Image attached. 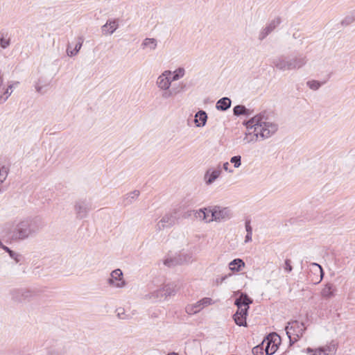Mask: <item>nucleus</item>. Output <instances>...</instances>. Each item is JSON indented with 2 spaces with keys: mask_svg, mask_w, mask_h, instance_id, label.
Returning a JSON list of instances; mask_svg holds the SVG:
<instances>
[{
  "mask_svg": "<svg viewBox=\"0 0 355 355\" xmlns=\"http://www.w3.org/2000/svg\"><path fill=\"white\" fill-rule=\"evenodd\" d=\"M252 233H249V234L247 233V234L245 237V241H244V242L245 243H249L252 241Z\"/></svg>",
  "mask_w": 355,
  "mask_h": 355,
  "instance_id": "50",
  "label": "nucleus"
},
{
  "mask_svg": "<svg viewBox=\"0 0 355 355\" xmlns=\"http://www.w3.org/2000/svg\"><path fill=\"white\" fill-rule=\"evenodd\" d=\"M140 192L139 190H135L128 193L123 196V203L124 206H128L132 204L139 196Z\"/></svg>",
  "mask_w": 355,
  "mask_h": 355,
  "instance_id": "22",
  "label": "nucleus"
},
{
  "mask_svg": "<svg viewBox=\"0 0 355 355\" xmlns=\"http://www.w3.org/2000/svg\"><path fill=\"white\" fill-rule=\"evenodd\" d=\"M93 209L92 203L87 198H79L73 203V210L78 219H83L88 216L89 213Z\"/></svg>",
  "mask_w": 355,
  "mask_h": 355,
  "instance_id": "7",
  "label": "nucleus"
},
{
  "mask_svg": "<svg viewBox=\"0 0 355 355\" xmlns=\"http://www.w3.org/2000/svg\"><path fill=\"white\" fill-rule=\"evenodd\" d=\"M182 263V260H178L176 258H168L166 259H165L164 263V265L168 266V267H171V266H175L178 263Z\"/></svg>",
  "mask_w": 355,
  "mask_h": 355,
  "instance_id": "37",
  "label": "nucleus"
},
{
  "mask_svg": "<svg viewBox=\"0 0 355 355\" xmlns=\"http://www.w3.org/2000/svg\"><path fill=\"white\" fill-rule=\"evenodd\" d=\"M173 73V76L171 78L172 82L178 80L179 79L182 78L185 74V69L182 67H179L175 70Z\"/></svg>",
  "mask_w": 355,
  "mask_h": 355,
  "instance_id": "32",
  "label": "nucleus"
},
{
  "mask_svg": "<svg viewBox=\"0 0 355 355\" xmlns=\"http://www.w3.org/2000/svg\"><path fill=\"white\" fill-rule=\"evenodd\" d=\"M207 120V113L203 110L198 111L195 115L194 122L197 127H203L205 125Z\"/></svg>",
  "mask_w": 355,
  "mask_h": 355,
  "instance_id": "23",
  "label": "nucleus"
},
{
  "mask_svg": "<svg viewBox=\"0 0 355 355\" xmlns=\"http://www.w3.org/2000/svg\"><path fill=\"white\" fill-rule=\"evenodd\" d=\"M248 132L243 138L245 144L254 143L259 138L262 140L273 135L278 129V125L268 121L263 114H257L245 123Z\"/></svg>",
  "mask_w": 355,
  "mask_h": 355,
  "instance_id": "1",
  "label": "nucleus"
},
{
  "mask_svg": "<svg viewBox=\"0 0 355 355\" xmlns=\"http://www.w3.org/2000/svg\"><path fill=\"white\" fill-rule=\"evenodd\" d=\"M164 299L168 297L174 296L177 293V285L175 283H168L164 285L162 287Z\"/></svg>",
  "mask_w": 355,
  "mask_h": 355,
  "instance_id": "21",
  "label": "nucleus"
},
{
  "mask_svg": "<svg viewBox=\"0 0 355 355\" xmlns=\"http://www.w3.org/2000/svg\"><path fill=\"white\" fill-rule=\"evenodd\" d=\"M354 21V18L353 17H347L343 20L342 24L343 25H348L350 23L353 22Z\"/></svg>",
  "mask_w": 355,
  "mask_h": 355,
  "instance_id": "46",
  "label": "nucleus"
},
{
  "mask_svg": "<svg viewBox=\"0 0 355 355\" xmlns=\"http://www.w3.org/2000/svg\"><path fill=\"white\" fill-rule=\"evenodd\" d=\"M8 169L4 166H0V193L3 191V183L6 180Z\"/></svg>",
  "mask_w": 355,
  "mask_h": 355,
  "instance_id": "30",
  "label": "nucleus"
},
{
  "mask_svg": "<svg viewBox=\"0 0 355 355\" xmlns=\"http://www.w3.org/2000/svg\"><path fill=\"white\" fill-rule=\"evenodd\" d=\"M262 349H263V347H260L259 346H257L252 349V352L254 354H256V355H258L259 353L261 354L260 355H265L266 353L263 352H261Z\"/></svg>",
  "mask_w": 355,
  "mask_h": 355,
  "instance_id": "44",
  "label": "nucleus"
},
{
  "mask_svg": "<svg viewBox=\"0 0 355 355\" xmlns=\"http://www.w3.org/2000/svg\"><path fill=\"white\" fill-rule=\"evenodd\" d=\"M227 277V276L225 275V276L222 277L220 279H216V283L218 284H222L226 279Z\"/></svg>",
  "mask_w": 355,
  "mask_h": 355,
  "instance_id": "51",
  "label": "nucleus"
},
{
  "mask_svg": "<svg viewBox=\"0 0 355 355\" xmlns=\"http://www.w3.org/2000/svg\"><path fill=\"white\" fill-rule=\"evenodd\" d=\"M209 213L211 214L210 220L217 223L228 220L233 216L232 211L229 207L218 205L209 207Z\"/></svg>",
  "mask_w": 355,
  "mask_h": 355,
  "instance_id": "6",
  "label": "nucleus"
},
{
  "mask_svg": "<svg viewBox=\"0 0 355 355\" xmlns=\"http://www.w3.org/2000/svg\"><path fill=\"white\" fill-rule=\"evenodd\" d=\"M312 266H313V267L315 268V272L320 273L319 277H318L315 279V282L316 283H319V282H321V280L322 279V277H323V270H322V267L319 264H318L316 263H312Z\"/></svg>",
  "mask_w": 355,
  "mask_h": 355,
  "instance_id": "36",
  "label": "nucleus"
},
{
  "mask_svg": "<svg viewBox=\"0 0 355 355\" xmlns=\"http://www.w3.org/2000/svg\"><path fill=\"white\" fill-rule=\"evenodd\" d=\"M10 44V38L6 32H0V46L2 49L8 48Z\"/></svg>",
  "mask_w": 355,
  "mask_h": 355,
  "instance_id": "29",
  "label": "nucleus"
},
{
  "mask_svg": "<svg viewBox=\"0 0 355 355\" xmlns=\"http://www.w3.org/2000/svg\"><path fill=\"white\" fill-rule=\"evenodd\" d=\"M3 249L7 252L9 254H10L11 252H12V250H11L9 248H8L7 246L4 245L3 246Z\"/></svg>",
  "mask_w": 355,
  "mask_h": 355,
  "instance_id": "52",
  "label": "nucleus"
},
{
  "mask_svg": "<svg viewBox=\"0 0 355 355\" xmlns=\"http://www.w3.org/2000/svg\"><path fill=\"white\" fill-rule=\"evenodd\" d=\"M246 317L242 315L237 316L233 315L235 323L240 327H247Z\"/></svg>",
  "mask_w": 355,
  "mask_h": 355,
  "instance_id": "34",
  "label": "nucleus"
},
{
  "mask_svg": "<svg viewBox=\"0 0 355 355\" xmlns=\"http://www.w3.org/2000/svg\"><path fill=\"white\" fill-rule=\"evenodd\" d=\"M252 303V299H250L245 293H241L234 302V304L237 306L238 309L234 315L237 316L239 315H242L243 316H247L249 305Z\"/></svg>",
  "mask_w": 355,
  "mask_h": 355,
  "instance_id": "8",
  "label": "nucleus"
},
{
  "mask_svg": "<svg viewBox=\"0 0 355 355\" xmlns=\"http://www.w3.org/2000/svg\"><path fill=\"white\" fill-rule=\"evenodd\" d=\"M336 351L335 345L331 344L315 349L313 355H334Z\"/></svg>",
  "mask_w": 355,
  "mask_h": 355,
  "instance_id": "19",
  "label": "nucleus"
},
{
  "mask_svg": "<svg viewBox=\"0 0 355 355\" xmlns=\"http://www.w3.org/2000/svg\"><path fill=\"white\" fill-rule=\"evenodd\" d=\"M281 23L280 18L277 17L268 23L259 33V40L262 41L270 34Z\"/></svg>",
  "mask_w": 355,
  "mask_h": 355,
  "instance_id": "13",
  "label": "nucleus"
},
{
  "mask_svg": "<svg viewBox=\"0 0 355 355\" xmlns=\"http://www.w3.org/2000/svg\"><path fill=\"white\" fill-rule=\"evenodd\" d=\"M110 286L116 288H123L125 282L123 279V272L120 269L113 270L110 274V277L107 279Z\"/></svg>",
  "mask_w": 355,
  "mask_h": 355,
  "instance_id": "10",
  "label": "nucleus"
},
{
  "mask_svg": "<svg viewBox=\"0 0 355 355\" xmlns=\"http://www.w3.org/2000/svg\"><path fill=\"white\" fill-rule=\"evenodd\" d=\"M163 289L162 288H157L153 291L149 292L148 293L146 294L144 297V298L146 300H149L152 302H161L164 299V295H163Z\"/></svg>",
  "mask_w": 355,
  "mask_h": 355,
  "instance_id": "15",
  "label": "nucleus"
},
{
  "mask_svg": "<svg viewBox=\"0 0 355 355\" xmlns=\"http://www.w3.org/2000/svg\"><path fill=\"white\" fill-rule=\"evenodd\" d=\"M306 62V56L303 54H299L293 57L282 55L275 58L272 61V64L277 69L285 71L300 69L303 67Z\"/></svg>",
  "mask_w": 355,
  "mask_h": 355,
  "instance_id": "3",
  "label": "nucleus"
},
{
  "mask_svg": "<svg viewBox=\"0 0 355 355\" xmlns=\"http://www.w3.org/2000/svg\"><path fill=\"white\" fill-rule=\"evenodd\" d=\"M119 23L117 19H108L102 28V33L104 35H112L118 28Z\"/></svg>",
  "mask_w": 355,
  "mask_h": 355,
  "instance_id": "16",
  "label": "nucleus"
},
{
  "mask_svg": "<svg viewBox=\"0 0 355 355\" xmlns=\"http://www.w3.org/2000/svg\"><path fill=\"white\" fill-rule=\"evenodd\" d=\"M229 163L228 162H225L223 165V169L225 171H227L229 173H232L233 172V170H231V169H229Z\"/></svg>",
  "mask_w": 355,
  "mask_h": 355,
  "instance_id": "49",
  "label": "nucleus"
},
{
  "mask_svg": "<svg viewBox=\"0 0 355 355\" xmlns=\"http://www.w3.org/2000/svg\"><path fill=\"white\" fill-rule=\"evenodd\" d=\"M284 269L287 272H291L293 270V266L291 265V261L290 259H286L284 262Z\"/></svg>",
  "mask_w": 355,
  "mask_h": 355,
  "instance_id": "42",
  "label": "nucleus"
},
{
  "mask_svg": "<svg viewBox=\"0 0 355 355\" xmlns=\"http://www.w3.org/2000/svg\"><path fill=\"white\" fill-rule=\"evenodd\" d=\"M245 227L248 234L252 233V227L250 225V220H245Z\"/></svg>",
  "mask_w": 355,
  "mask_h": 355,
  "instance_id": "45",
  "label": "nucleus"
},
{
  "mask_svg": "<svg viewBox=\"0 0 355 355\" xmlns=\"http://www.w3.org/2000/svg\"><path fill=\"white\" fill-rule=\"evenodd\" d=\"M335 286L332 284H327L321 291L323 298L329 299L334 296Z\"/></svg>",
  "mask_w": 355,
  "mask_h": 355,
  "instance_id": "24",
  "label": "nucleus"
},
{
  "mask_svg": "<svg viewBox=\"0 0 355 355\" xmlns=\"http://www.w3.org/2000/svg\"><path fill=\"white\" fill-rule=\"evenodd\" d=\"M9 255L15 261L16 263H19L21 261V254L16 253L14 251L11 252Z\"/></svg>",
  "mask_w": 355,
  "mask_h": 355,
  "instance_id": "43",
  "label": "nucleus"
},
{
  "mask_svg": "<svg viewBox=\"0 0 355 355\" xmlns=\"http://www.w3.org/2000/svg\"><path fill=\"white\" fill-rule=\"evenodd\" d=\"M229 266L230 270L233 272H239L242 268L245 267V263L241 259H235L230 263Z\"/></svg>",
  "mask_w": 355,
  "mask_h": 355,
  "instance_id": "26",
  "label": "nucleus"
},
{
  "mask_svg": "<svg viewBox=\"0 0 355 355\" xmlns=\"http://www.w3.org/2000/svg\"><path fill=\"white\" fill-rule=\"evenodd\" d=\"M156 317H157V315L155 314L151 315V318H156Z\"/></svg>",
  "mask_w": 355,
  "mask_h": 355,
  "instance_id": "56",
  "label": "nucleus"
},
{
  "mask_svg": "<svg viewBox=\"0 0 355 355\" xmlns=\"http://www.w3.org/2000/svg\"><path fill=\"white\" fill-rule=\"evenodd\" d=\"M3 246H4V245H3L2 242L0 241V248H3Z\"/></svg>",
  "mask_w": 355,
  "mask_h": 355,
  "instance_id": "55",
  "label": "nucleus"
},
{
  "mask_svg": "<svg viewBox=\"0 0 355 355\" xmlns=\"http://www.w3.org/2000/svg\"><path fill=\"white\" fill-rule=\"evenodd\" d=\"M35 87L37 92L40 93V94L45 93V92L43 90V87L41 86L38 83H36Z\"/></svg>",
  "mask_w": 355,
  "mask_h": 355,
  "instance_id": "47",
  "label": "nucleus"
},
{
  "mask_svg": "<svg viewBox=\"0 0 355 355\" xmlns=\"http://www.w3.org/2000/svg\"><path fill=\"white\" fill-rule=\"evenodd\" d=\"M179 87H180V89H178V88H172L171 89L170 88L167 89H162L163 92L162 93V97L164 99H168L169 98L175 96L181 91L185 89L186 85L183 83H180L179 84Z\"/></svg>",
  "mask_w": 355,
  "mask_h": 355,
  "instance_id": "18",
  "label": "nucleus"
},
{
  "mask_svg": "<svg viewBox=\"0 0 355 355\" xmlns=\"http://www.w3.org/2000/svg\"><path fill=\"white\" fill-rule=\"evenodd\" d=\"M78 42L76 44L75 48H73V50H70L69 49V46H68V48L67 49V54L68 56H69V57L74 56L80 50V49H81V47L83 46V37H79L78 38Z\"/></svg>",
  "mask_w": 355,
  "mask_h": 355,
  "instance_id": "28",
  "label": "nucleus"
},
{
  "mask_svg": "<svg viewBox=\"0 0 355 355\" xmlns=\"http://www.w3.org/2000/svg\"><path fill=\"white\" fill-rule=\"evenodd\" d=\"M214 303L210 297H204L195 304H189L186 306L185 311L189 315L196 314L200 312L204 307Z\"/></svg>",
  "mask_w": 355,
  "mask_h": 355,
  "instance_id": "9",
  "label": "nucleus"
},
{
  "mask_svg": "<svg viewBox=\"0 0 355 355\" xmlns=\"http://www.w3.org/2000/svg\"><path fill=\"white\" fill-rule=\"evenodd\" d=\"M19 289H15V290L12 291V292H11L12 298V300H14L16 302H22L23 297L21 296V294L17 293V291H19Z\"/></svg>",
  "mask_w": 355,
  "mask_h": 355,
  "instance_id": "40",
  "label": "nucleus"
},
{
  "mask_svg": "<svg viewBox=\"0 0 355 355\" xmlns=\"http://www.w3.org/2000/svg\"><path fill=\"white\" fill-rule=\"evenodd\" d=\"M233 113L235 116H250L252 114V111H250L249 109H247L244 105H239L234 107Z\"/></svg>",
  "mask_w": 355,
  "mask_h": 355,
  "instance_id": "27",
  "label": "nucleus"
},
{
  "mask_svg": "<svg viewBox=\"0 0 355 355\" xmlns=\"http://www.w3.org/2000/svg\"><path fill=\"white\" fill-rule=\"evenodd\" d=\"M326 82H319L318 80H309L306 83L307 86L312 90L316 91L318 90L322 85H324Z\"/></svg>",
  "mask_w": 355,
  "mask_h": 355,
  "instance_id": "33",
  "label": "nucleus"
},
{
  "mask_svg": "<svg viewBox=\"0 0 355 355\" xmlns=\"http://www.w3.org/2000/svg\"><path fill=\"white\" fill-rule=\"evenodd\" d=\"M209 212L207 210H205V218H202V220L205 223H211L213 220H210L211 217L209 216Z\"/></svg>",
  "mask_w": 355,
  "mask_h": 355,
  "instance_id": "48",
  "label": "nucleus"
},
{
  "mask_svg": "<svg viewBox=\"0 0 355 355\" xmlns=\"http://www.w3.org/2000/svg\"><path fill=\"white\" fill-rule=\"evenodd\" d=\"M6 229L11 234L12 239L24 240L37 232L40 227L35 220H24L16 224H8Z\"/></svg>",
  "mask_w": 355,
  "mask_h": 355,
  "instance_id": "2",
  "label": "nucleus"
},
{
  "mask_svg": "<svg viewBox=\"0 0 355 355\" xmlns=\"http://www.w3.org/2000/svg\"><path fill=\"white\" fill-rule=\"evenodd\" d=\"M306 351H307L308 353H311V352H313V354L315 353V349H311L310 347H308L306 349Z\"/></svg>",
  "mask_w": 355,
  "mask_h": 355,
  "instance_id": "53",
  "label": "nucleus"
},
{
  "mask_svg": "<svg viewBox=\"0 0 355 355\" xmlns=\"http://www.w3.org/2000/svg\"><path fill=\"white\" fill-rule=\"evenodd\" d=\"M117 317L121 320H128L130 317L125 313V311L122 308H119L116 309Z\"/></svg>",
  "mask_w": 355,
  "mask_h": 355,
  "instance_id": "41",
  "label": "nucleus"
},
{
  "mask_svg": "<svg viewBox=\"0 0 355 355\" xmlns=\"http://www.w3.org/2000/svg\"><path fill=\"white\" fill-rule=\"evenodd\" d=\"M222 169L220 165H218L216 168H210L207 170L204 175V180L207 185L214 183L220 175Z\"/></svg>",
  "mask_w": 355,
  "mask_h": 355,
  "instance_id": "12",
  "label": "nucleus"
},
{
  "mask_svg": "<svg viewBox=\"0 0 355 355\" xmlns=\"http://www.w3.org/2000/svg\"><path fill=\"white\" fill-rule=\"evenodd\" d=\"M171 74V71L166 70L157 77L156 85L160 90L170 88L172 83L171 78H170Z\"/></svg>",
  "mask_w": 355,
  "mask_h": 355,
  "instance_id": "11",
  "label": "nucleus"
},
{
  "mask_svg": "<svg viewBox=\"0 0 355 355\" xmlns=\"http://www.w3.org/2000/svg\"><path fill=\"white\" fill-rule=\"evenodd\" d=\"M230 162L234 164L235 168H239L241 165V157L236 155L230 159Z\"/></svg>",
  "mask_w": 355,
  "mask_h": 355,
  "instance_id": "38",
  "label": "nucleus"
},
{
  "mask_svg": "<svg viewBox=\"0 0 355 355\" xmlns=\"http://www.w3.org/2000/svg\"><path fill=\"white\" fill-rule=\"evenodd\" d=\"M275 340H272L273 336H270L271 338H268L267 340H264L261 345L265 347L266 354H273L277 349V345L275 343L276 340H280L279 337L277 338V335L275 336Z\"/></svg>",
  "mask_w": 355,
  "mask_h": 355,
  "instance_id": "14",
  "label": "nucleus"
},
{
  "mask_svg": "<svg viewBox=\"0 0 355 355\" xmlns=\"http://www.w3.org/2000/svg\"><path fill=\"white\" fill-rule=\"evenodd\" d=\"M205 210L209 211V207L196 210L194 213L195 217L202 220V218H205Z\"/></svg>",
  "mask_w": 355,
  "mask_h": 355,
  "instance_id": "39",
  "label": "nucleus"
},
{
  "mask_svg": "<svg viewBox=\"0 0 355 355\" xmlns=\"http://www.w3.org/2000/svg\"><path fill=\"white\" fill-rule=\"evenodd\" d=\"M231 106V100L227 97H223L218 101L216 107L218 110L225 111Z\"/></svg>",
  "mask_w": 355,
  "mask_h": 355,
  "instance_id": "25",
  "label": "nucleus"
},
{
  "mask_svg": "<svg viewBox=\"0 0 355 355\" xmlns=\"http://www.w3.org/2000/svg\"><path fill=\"white\" fill-rule=\"evenodd\" d=\"M286 335L289 338L290 345H293L296 343L301 337H302L306 327L304 322H300L297 320H293L288 322V324L285 327Z\"/></svg>",
  "mask_w": 355,
  "mask_h": 355,
  "instance_id": "5",
  "label": "nucleus"
},
{
  "mask_svg": "<svg viewBox=\"0 0 355 355\" xmlns=\"http://www.w3.org/2000/svg\"><path fill=\"white\" fill-rule=\"evenodd\" d=\"M12 84L9 85L8 87L6 89V90L1 94H0V103H3L6 101V100L8 98V97L12 92Z\"/></svg>",
  "mask_w": 355,
  "mask_h": 355,
  "instance_id": "31",
  "label": "nucleus"
},
{
  "mask_svg": "<svg viewBox=\"0 0 355 355\" xmlns=\"http://www.w3.org/2000/svg\"><path fill=\"white\" fill-rule=\"evenodd\" d=\"M158 42L155 38L146 37L141 44L142 49H149L150 51H155L157 47Z\"/></svg>",
  "mask_w": 355,
  "mask_h": 355,
  "instance_id": "20",
  "label": "nucleus"
},
{
  "mask_svg": "<svg viewBox=\"0 0 355 355\" xmlns=\"http://www.w3.org/2000/svg\"><path fill=\"white\" fill-rule=\"evenodd\" d=\"M18 293H21L23 297V301L28 299L34 295V292L26 289V288H21L17 291Z\"/></svg>",
  "mask_w": 355,
  "mask_h": 355,
  "instance_id": "35",
  "label": "nucleus"
},
{
  "mask_svg": "<svg viewBox=\"0 0 355 355\" xmlns=\"http://www.w3.org/2000/svg\"><path fill=\"white\" fill-rule=\"evenodd\" d=\"M167 355H178V354L175 352H170Z\"/></svg>",
  "mask_w": 355,
  "mask_h": 355,
  "instance_id": "54",
  "label": "nucleus"
},
{
  "mask_svg": "<svg viewBox=\"0 0 355 355\" xmlns=\"http://www.w3.org/2000/svg\"><path fill=\"white\" fill-rule=\"evenodd\" d=\"M182 214V208L178 206L166 212L157 223L155 230L160 232L164 229L171 228L178 223Z\"/></svg>",
  "mask_w": 355,
  "mask_h": 355,
  "instance_id": "4",
  "label": "nucleus"
},
{
  "mask_svg": "<svg viewBox=\"0 0 355 355\" xmlns=\"http://www.w3.org/2000/svg\"><path fill=\"white\" fill-rule=\"evenodd\" d=\"M50 343L51 341L46 343L47 355H63L64 352L60 343L56 342L50 345Z\"/></svg>",
  "mask_w": 355,
  "mask_h": 355,
  "instance_id": "17",
  "label": "nucleus"
}]
</instances>
